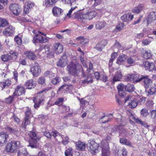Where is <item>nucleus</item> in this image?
<instances>
[{"mask_svg": "<svg viewBox=\"0 0 156 156\" xmlns=\"http://www.w3.org/2000/svg\"><path fill=\"white\" fill-rule=\"evenodd\" d=\"M9 24V22L5 19L0 18V27H4Z\"/></svg>", "mask_w": 156, "mask_h": 156, "instance_id": "35", "label": "nucleus"}, {"mask_svg": "<svg viewBox=\"0 0 156 156\" xmlns=\"http://www.w3.org/2000/svg\"><path fill=\"white\" fill-rule=\"evenodd\" d=\"M102 147V156H109L110 152L108 144L107 142L104 143L102 141L101 142Z\"/></svg>", "mask_w": 156, "mask_h": 156, "instance_id": "3", "label": "nucleus"}, {"mask_svg": "<svg viewBox=\"0 0 156 156\" xmlns=\"http://www.w3.org/2000/svg\"><path fill=\"white\" fill-rule=\"evenodd\" d=\"M30 123V120L29 119H28L27 117L25 118L24 121L23 122L21 125L22 128L25 129L26 128V126L29 124Z\"/></svg>", "mask_w": 156, "mask_h": 156, "instance_id": "39", "label": "nucleus"}, {"mask_svg": "<svg viewBox=\"0 0 156 156\" xmlns=\"http://www.w3.org/2000/svg\"><path fill=\"white\" fill-rule=\"evenodd\" d=\"M88 151L93 154L95 155L98 153V149L99 147V144L95 142L93 140H90L87 144Z\"/></svg>", "mask_w": 156, "mask_h": 156, "instance_id": "1", "label": "nucleus"}, {"mask_svg": "<svg viewBox=\"0 0 156 156\" xmlns=\"http://www.w3.org/2000/svg\"><path fill=\"white\" fill-rule=\"evenodd\" d=\"M133 74H128L126 78V80L128 81H133Z\"/></svg>", "mask_w": 156, "mask_h": 156, "instance_id": "61", "label": "nucleus"}, {"mask_svg": "<svg viewBox=\"0 0 156 156\" xmlns=\"http://www.w3.org/2000/svg\"><path fill=\"white\" fill-rule=\"evenodd\" d=\"M1 58L3 61L6 62L10 60L11 58V56L10 55L6 54L2 55Z\"/></svg>", "mask_w": 156, "mask_h": 156, "instance_id": "40", "label": "nucleus"}, {"mask_svg": "<svg viewBox=\"0 0 156 156\" xmlns=\"http://www.w3.org/2000/svg\"><path fill=\"white\" fill-rule=\"evenodd\" d=\"M120 133L119 135H121L123 136H126L128 135H130L133 134V133H131L129 131H127L126 129H123L121 131H120Z\"/></svg>", "mask_w": 156, "mask_h": 156, "instance_id": "38", "label": "nucleus"}, {"mask_svg": "<svg viewBox=\"0 0 156 156\" xmlns=\"http://www.w3.org/2000/svg\"><path fill=\"white\" fill-rule=\"evenodd\" d=\"M5 129L7 131H9L10 133L14 134H16L18 133L17 130L12 129V128L10 127L9 126H7L6 127H5Z\"/></svg>", "mask_w": 156, "mask_h": 156, "instance_id": "45", "label": "nucleus"}, {"mask_svg": "<svg viewBox=\"0 0 156 156\" xmlns=\"http://www.w3.org/2000/svg\"><path fill=\"white\" fill-rule=\"evenodd\" d=\"M18 156H31L26 148H23L19 150L17 153Z\"/></svg>", "mask_w": 156, "mask_h": 156, "instance_id": "24", "label": "nucleus"}, {"mask_svg": "<svg viewBox=\"0 0 156 156\" xmlns=\"http://www.w3.org/2000/svg\"><path fill=\"white\" fill-rule=\"evenodd\" d=\"M125 102L130 100V102L129 103V105L131 108H135L138 105V101L136 99H134L131 96H128L125 100Z\"/></svg>", "mask_w": 156, "mask_h": 156, "instance_id": "6", "label": "nucleus"}, {"mask_svg": "<svg viewBox=\"0 0 156 156\" xmlns=\"http://www.w3.org/2000/svg\"><path fill=\"white\" fill-rule=\"evenodd\" d=\"M14 32V28L11 25H10L5 29L3 34L4 35L12 36Z\"/></svg>", "mask_w": 156, "mask_h": 156, "instance_id": "19", "label": "nucleus"}, {"mask_svg": "<svg viewBox=\"0 0 156 156\" xmlns=\"http://www.w3.org/2000/svg\"><path fill=\"white\" fill-rule=\"evenodd\" d=\"M140 114L143 116H146L149 115L147 110L145 108L142 109L140 111Z\"/></svg>", "mask_w": 156, "mask_h": 156, "instance_id": "48", "label": "nucleus"}, {"mask_svg": "<svg viewBox=\"0 0 156 156\" xmlns=\"http://www.w3.org/2000/svg\"><path fill=\"white\" fill-rule=\"evenodd\" d=\"M37 140H30L29 143V146L32 148H36L38 146V144Z\"/></svg>", "mask_w": 156, "mask_h": 156, "instance_id": "34", "label": "nucleus"}, {"mask_svg": "<svg viewBox=\"0 0 156 156\" xmlns=\"http://www.w3.org/2000/svg\"><path fill=\"white\" fill-rule=\"evenodd\" d=\"M68 59L67 56L64 55L59 59L57 63V65L60 67H63L65 66L67 64Z\"/></svg>", "mask_w": 156, "mask_h": 156, "instance_id": "11", "label": "nucleus"}, {"mask_svg": "<svg viewBox=\"0 0 156 156\" xmlns=\"http://www.w3.org/2000/svg\"><path fill=\"white\" fill-rule=\"evenodd\" d=\"M19 141H12L8 143L6 146V150L9 152L13 153L16 151L20 146Z\"/></svg>", "mask_w": 156, "mask_h": 156, "instance_id": "2", "label": "nucleus"}, {"mask_svg": "<svg viewBox=\"0 0 156 156\" xmlns=\"http://www.w3.org/2000/svg\"><path fill=\"white\" fill-rule=\"evenodd\" d=\"M86 147L85 144L80 141L76 143V147L78 150L83 151L84 150Z\"/></svg>", "mask_w": 156, "mask_h": 156, "instance_id": "25", "label": "nucleus"}, {"mask_svg": "<svg viewBox=\"0 0 156 156\" xmlns=\"http://www.w3.org/2000/svg\"><path fill=\"white\" fill-rule=\"evenodd\" d=\"M77 8V6H76L74 7H72L71 9L69 10V12L67 13V15L69 17H70V15L73 12V11L76 8Z\"/></svg>", "mask_w": 156, "mask_h": 156, "instance_id": "60", "label": "nucleus"}, {"mask_svg": "<svg viewBox=\"0 0 156 156\" xmlns=\"http://www.w3.org/2000/svg\"><path fill=\"white\" fill-rule=\"evenodd\" d=\"M33 101L35 104L34 105V108H37L39 107L40 105L43 104L44 99L42 98H40L37 96L36 98L34 99Z\"/></svg>", "mask_w": 156, "mask_h": 156, "instance_id": "16", "label": "nucleus"}, {"mask_svg": "<svg viewBox=\"0 0 156 156\" xmlns=\"http://www.w3.org/2000/svg\"><path fill=\"white\" fill-rule=\"evenodd\" d=\"M133 18V16L132 15L124 14L121 17V20L124 22L131 20Z\"/></svg>", "mask_w": 156, "mask_h": 156, "instance_id": "28", "label": "nucleus"}, {"mask_svg": "<svg viewBox=\"0 0 156 156\" xmlns=\"http://www.w3.org/2000/svg\"><path fill=\"white\" fill-rule=\"evenodd\" d=\"M58 0H45L44 5L46 7H50L54 5Z\"/></svg>", "mask_w": 156, "mask_h": 156, "instance_id": "30", "label": "nucleus"}, {"mask_svg": "<svg viewBox=\"0 0 156 156\" xmlns=\"http://www.w3.org/2000/svg\"><path fill=\"white\" fill-rule=\"evenodd\" d=\"M151 56V54L150 50L145 51L144 54V57L146 59L150 58Z\"/></svg>", "mask_w": 156, "mask_h": 156, "instance_id": "42", "label": "nucleus"}, {"mask_svg": "<svg viewBox=\"0 0 156 156\" xmlns=\"http://www.w3.org/2000/svg\"><path fill=\"white\" fill-rule=\"evenodd\" d=\"M24 54L28 59L30 60H34L36 58V56L34 53L30 51H25L24 52Z\"/></svg>", "mask_w": 156, "mask_h": 156, "instance_id": "21", "label": "nucleus"}, {"mask_svg": "<svg viewBox=\"0 0 156 156\" xmlns=\"http://www.w3.org/2000/svg\"><path fill=\"white\" fill-rule=\"evenodd\" d=\"M9 9L13 13L16 15L19 14L20 12V5L16 4L13 3L9 5Z\"/></svg>", "mask_w": 156, "mask_h": 156, "instance_id": "5", "label": "nucleus"}, {"mask_svg": "<svg viewBox=\"0 0 156 156\" xmlns=\"http://www.w3.org/2000/svg\"><path fill=\"white\" fill-rule=\"evenodd\" d=\"M133 82H138L142 80V76L140 78H139V76L137 74H133Z\"/></svg>", "mask_w": 156, "mask_h": 156, "instance_id": "44", "label": "nucleus"}, {"mask_svg": "<svg viewBox=\"0 0 156 156\" xmlns=\"http://www.w3.org/2000/svg\"><path fill=\"white\" fill-rule=\"evenodd\" d=\"M54 50L57 54H59L62 52L63 50V46L60 43H56L53 45Z\"/></svg>", "mask_w": 156, "mask_h": 156, "instance_id": "15", "label": "nucleus"}, {"mask_svg": "<svg viewBox=\"0 0 156 156\" xmlns=\"http://www.w3.org/2000/svg\"><path fill=\"white\" fill-rule=\"evenodd\" d=\"M125 89L129 92L133 91L135 90L133 85L130 83H128L125 86Z\"/></svg>", "mask_w": 156, "mask_h": 156, "instance_id": "36", "label": "nucleus"}, {"mask_svg": "<svg viewBox=\"0 0 156 156\" xmlns=\"http://www.w3.org/2000/svg\"><path fill=\"white\" fill-rule=\"evenodd\" d=\"M124 23H122L118 24L116 26V28L118 31H120L124 27Z\"/></svg>", "mask_w": 156, "mask_h": 156, "instance_id": "52", "label": "nucleus"}, {"mask_svg": "<svg viewBox=\"0 0 156 156\" xmlns=\"http://www.w3.org/2000/svg\"><path fill=\"white\" fill-rule=\"evenodd\" d=\"M73 16L75 18L80 20H85V17H86L85 14H83L78 12H75Z\"/></svg>", "mask_w": 156, "mask_h": 156, "instance_id": "23", "label": "nucleus"}, {"mask_svg": "<svg viewBox=\"0 0 156 156\" xmlns=\"http://www.w3.org/2000/svg\"><path fill=\"white\" fill-rule=\"evenodd\" d=\"M106 23L103 21H98L95 25L96 28L97 29L101 30L105 26Z\"/></svg>", "mask_w": 156, "mask_h": 156, "instance_id": "33", "label": "nucleus"}, {"mask_svg": "<svg viewBox=\"0 0 156 156\" xmlns=\"http://www.w3.org/2000/svg\"><path fill=\"white\" fill-rule=\"evenodd\" d=\"M107 77L106 75H101L100 80L103 81L104 82H105L107 80Z\"/></svg>", "mask_w": 156, "mask_h": 156, "instance_id": "62", "label": "nucleus"}, {"mask_svg": "<svg viewBox=\"0 0 156 156\" xmlns=\"http://www.w3.org/2000/svg\"><path fill=\"white\" fill-rule=\"evenodd\" d=\"M96 14L97 13L95 11H90V12L85 14V16H86L85 20H91L96 16Z\"/></svg>", "mask_w": 156, "mask_h": 156, "instance_id": "22", "label": "nucleus"}, {"mask_svg": "<svg viewBox=\"0 0 156 156\" xmlns=\"http://www.w3.org/2000/svg\"><path fill=\"white\" fill-rule=\"evenodd\" d=\"M8 137V135L5 133H1L0 134V146H3L5 145L7 141Z\"/></svg>", "mask_w": 156, "mask_h": 156, "instance_id": "12", "label": "nucleus"}, {"mask_svg": "<svg viewBox=\"0 0 156 156\" xmlns=\"http://www.w3.org/2000/svg\"><path fill=\"white\" fill-rule=\"evenodd\" d=\"M25 86L27 89H31L35 87L36 84L34 80L31 79L27 80L25 84Z\"/></svg>", "mask_w": 156, "mask_h": 156, "instance_id": "20", "label": "nucleus"}, {"mask_svg": "<svg viewBox=\"0 0 156 156\" xmlns=\"http://www.w3.org/2000/svg\"><path fill=\"white\" fill-rule=\"evenodd\" d=\"M67 70L70 75L74 76L77 75V70L76 66L73 63H71L67 67Z\"/></svg>", "mask_w": 156, "mask_h": 156, "instance_id": "4", "label": "nucleus"}, {"mask_svg": "<svg viewBox=\"0 0 156 156\" xmlns=\"http://www.w3.org/2000/svg\"><path fill=\"white\" fill-rule=\"evenodd\" d=\"M30 70L33 76L35 77L37 76L41 72L40 68L37 63H35L34 65L31 68Z\"/></svg>", "mask_w": 156, "mask_h": 156, "instance_id": "7", "label": "nucleus"}, {"mask_svg": "<svg viewBox=\"0 0 156 156\" xmlns=\"http://www.w3.org/2000/svg\"><path fill=\"white\" fill-rule=\"evenodd\" d=\"M150 115L153 119L156 118V110H152L150 111Z\"/></svg>", "mask_w": 156, "mask_h": 156, "instance_id": "57", "label": "nucleus"}, {"mask_svg": "<svg viewBox=\"0 0 156 156\" xmlns=\"http://www.w3.org/2000/svg\"><path fill=\"white\" fill-rule=\"evenodd\" d=\"M107 44V41L105 40H103L97 44L94 48L97 50L101 51Z\"/></svg>", "mask_w": 156, "mask_h": 156, "instance_id": "14", "label": "nucleus"}, {"mask_svg": "<svg viewBox=\"0 0 156 156\" xmlns=\"http://www.w3.org/2000/svg\"><path fill=\"white\" fill-rule=\"evenodd\" d=\"M34 6V3L31 1H29L25 3V6L24 8V12L27 14L29 12L30 9Z\"/></svg>", "mask_w": 156, "mask_h": 156, "instance_id": "17", "label": "nucleus"}, {"mask_svg": "<svg viewBox=\"0 0 156 156\" xmlns=\"http://www.w3.org/2000/svg\"><path fill=\"white\" fill-rule=\"evenodd\" d=\"M69 142V138L67 136H66L62 138V143L64 145H66Z\"/></svg>", "mask_w": 156, "mask_h": 156, "instance_id": "55", "label": "nucleus"}, {"mask_svg": "<svg viewBox=\"0 0 156 156\" xmlns=\"http://www.w3.org/2000/svg\"><path fill=\"white\" fill-rule=\"evenodd\" d=\"M136 122L138 123H140L141 125L143 126L144 127L147 128L149 126L147 125V123L145 122L142 121L138 119H136Z\"/></svg>", "mask_w": 156, "mask_h": 156, "instance_id": "46", "label": "nucleus"}, {"mask_svg": "<svg viewBox=\"0 0 156 156\" xmlns=\"http://www.w3.org/2000/svg\"><path fill=\"white\" fill-rule=\"evenodd\" d=\"M122 77V73L120 71H117L114 75L113 78L114 82L119 81Z\"/></svg>", "mask_w": 156, "mask_h": 156, "instance_id": "29", "label": "nucleus"}, {"mask_svg": "<svg viewBox=\"0 0 156 156\" xmlns=\"http://www.w3.org/2000/svg\"><path fill=\"white\" fill-rule=\"evenodd\" d=\"M14 41L18 45H21L22 43L21 39L18 36L15 37Z\"/></svg>", "mask_w": 156, "mask_h": 156, "instance_id": "54", "label": "nucleus"}, {"mask_svg": "<svg viewBox=\"0 0 156 156\" xmlns=\"http://www.w3.org/2000/svg\"><path fill=\"white\" fill-rule=\"evenodd\" d=\"M156 92V86H152L148 90V94L152 95L155 94Z\"/></svg>", "mask_w": 156, "mask_h": 156, "instance_id": "41", "label": "nucleus"}, {"mask_svg": "<svg viewBox=\"0 0 156 156\" xmlns=\"http://www.w3.org/2000/svg\"><path fill=\"white\" fill-rule=\"evenodd\" d=\"M124 85L122 83H120L118 85L117 87L118 91H120L124 90Z\"/></svg>", "mask_w": 156, "mask_h": 156, "instance_id": "59", "label": "nucleus"}, {"mask_svg": "<svg viewBox=\"0 0 156 156\" xmlns=\"http://www.w3.org/2000/svg\"><path fill=\"white\" fill-rule=\"evenodd\" d=\"M127 58V56L125 54L120 55L117 59L116 63L119 65H121L124 62Z\"/></svg>", "mask_w": 156, "mask_h": 156, "instance_id": "27", "label": "nucleus"}, {"mask_svg": "<svg viewBox=\"0 0 156 156\" xmlns=\"http://www.w3.org/2000/svg\"><path fill=\"white\" fill-rule=\"evenodd\" d=\"M48 41V39L45 37H43L39 34H36L34 37L33 42L34 43H43Z\"/></svg>", "mask_w": 156, "mask_h": 156, "instance_id": "9", "label": "nucleus"}, {"mask_svg": "<svg viewBox=\"0 0 156 156\" xmlns=\"http://www.w3.org/2000/svg\"><path fill=\"white\" fill-rule=\"evenodd\" d=\"M143 65L146 70L149 71L154 70L155 68L154 64L153 62H150L148 61L144 62Z\"/></svg>", "mask_w": 156, "mask_h": 156, "instance_id": "10", "label": "nucleus"}, {"mask_svg": "<svg viewBox=\"0 0 156 156\" xmlns=\"http://www.w3.org/2000/svg\"><path fill=\"white\" fill-rule=\"evenodd\" d=\"M63 1H64L66 3L69 5L71 6L74 5L76 3V0H63Z\"/></svg>", "mask_w": 156, "mask_h": 156, "instance_id": "47", "label": "nucleus"}, {"mask_svg": "<svg viewBox=\"0 0 156 156\" xmlns=\"http://www.w3.org/2000/svg\"><path fill=\"white\" fill-rule=\"evenodd\" d=\"M120 142L121 143L126 145L129 146H131L132 145V144L126 138H120Z\"/></svg>", "mask_w": 156, "mask_h": 156, "instance_id": "37", "label": "nucleus"}, {"mask_svg": "<svg viewBox=\"0 0 156 156\" xmlns=\"http://www.w3.org/2000/svg\"><path fill=\"white\" fill-rule=\"evenodd\" d=\"M25 92V88L23 86L19 85L16 87L13 95L15 96H20L24 94Z\"/></svg>", "mask_w": 156, "mask_h": 156, "instance_id": "8", "label": "nucleus"}, {"mask_svg": "<svg viewBox=\"0 0 156 156\" xmlns=\"http://www.w3.org/2000/svg\"><path fill=\"white\" fill-rule=\"evenodd\" d=\"M59 82V78L56 77L52 79L51 80V83L54 84H56L57 83Z\"/></svg>", "mask_w": 156, "mask_h": 156, "instance_id": "63", "label": "nucleus"}, {"mask_svg": "<svg viewBox=\"0 0 156 156\" xmlns=\"http://www.w3.org/2000/svg\"><path fill=\"white\" fill-rule=\"evenodd\" d=\"M51 135H52V136L55 138V139L56 140H58V139H57L56 138L57 136L60 137V133L56 131H53L52 132V133L51 134Z\"/></svg>", "mask_w": 156, "mask_h": 156, "instance_id": "56", "label": "nucleus"}, {"mask_svg": "<svg viewBox=\"0 0 156 156\" xmlns=\"http://www.w3.org/2000/svg\"><path fill=\"white\" fill-rule=\"evenodd\" d=\"M156 20V12H150L148 16L147 19V21L148 24L151 23L152 22Z\"/></svg>", "mask_w": 156, "mask_h": 156, "instance_id": "13", "label": "nucleus"}, {"mask_svg": "<svg viewBox=\"0 0 156 156\" xmlns=\"http://www.w3.org/2000/svg\"><path fill=\"white\" fill-rule=\"evenodd\" d=\"M143 6L142 5H139L135 7L132 10V12L136 14H138L143 10Z\"/></svg>", "mask_w": 156, "mask_h": 156, "instance_id": "31", "label": "nucleus"}, {"mask_svg": "<svg viewBox=\"0 0 156 156\" xmlns=\"http://www.w3.org/2000/svg\"><path fill=\"white\" fill-rule=\"evenodd\" d=\"M14 96L13 95L12 96H9L8 98H6L5 100L6 102L8 104H10L14 100Z\"/></svg>", "mask_w": 156, "mask_h": 156, "instance_id": "50", "label": "nucleus"}, {"mask_svg": "<svg viewBox=\"0 0 156 156\" xmlns=\"http://www.w3.org/2000/svg\"><path fill=\"white\" fill-rule=\"evenodd\" d=\"M45 79L44 77H40L37 80L38 83L41 84H45Z\"/></svg>", "mask_w": 156, "mask_h": 156, "instance_id": "53", "label": "nucleus"}, {"mask_svg": "<svg viewBox=\"0 0 156 156\" xmlns=\"http://www.w3.org/2000/svg\"><path fill=\"white\" fill-rule=\"evenodd\" d=\"M11 83V81L9 80H6L5 82H1L0 84L2 89L3 90L4 88H7L10 85Z\"/></svg>", "mask_w": 156, "mask_h": 156, "instance_id": "32", "label": "nucleus"}, {"mask_svg": "<svg viewBox=\"0 0 156 156\" xmlns=\"http://www.w3.org/2000/svg\"><path fill=\"white\" fill-rule=\"evenodd\" d=\"M62 9L57 7H54L52 9V12L54 15L58 17L61 14Z\"/></svg>", "mask_w": 156, "mask_h": 156, "instance_id": "26", "label": "nucleus"}, {"mask_svg": "<svg viewBox=\"0 0 156 156\" xmlns=\"http://www.w3.org/2000/svg\"><path fill=\"white\" fill-rule=\"evenodd\" d=\"M109 119L105 116L102 117L100 119L101 122L105 123L109 122Z\"/></svg>", "mask_w": 156, "mask_h": 156, "instance_id": "49", "label": "nucleus"}, {"mask_svg": "<svg viewBox=\"0 0 156 156\" xmlns=\"http://www.w3.org/2000/svg\"><path fill=\"white\" fill-rule=\"evenodd\" d=\"M142 80L144 83V87L145 88H148L152 83V80L148 78L147 76H142Z\"/></svg>", "mask_w": 156, "mask_h": 156, "instance_id": "18", "label": "nucleus"}, {"mask_svg": "<svg viewBox=\"0 0 156 156\" xmlns=\"http://www.w3.org/2000/svg\"><path fill=\"white\" fill-rule=\"evenodd\" d=\"M80 59L81 62L83 67L85 68L87 67V65L86 64V61H85L84 60L83 58L82 57V56H81L80 57Z\"/></svg>", "mask_w": 156, "mask_h": 156, "instance_id": "58", "label": "nucleus"}, {"mask_svg": "<svg viewBox=\"0 0 156 156\" xmlns=\"http://www.w3.org/2000/svg\"><path fill=\"white\" fill-rule=\"evenodd\" d=\"M30 137L31 138L30 140H39V139L36 136V134L34 132H31L30 133Z\"/></svg>", "mask_w": 156, "mask_h": 156, "instance_id": "43", "label": "nucleus"}, {"mask_svg": "<svg viewBox=\"0 0 156 156\" xmlns=\"http://www.w3.org/2000/svg\"><path fill=\"white\" fill-rule=\"evenodd\" d=\"M92 82V79L91 77H86V79L82 81V83L83 84H85L86 83H91Z\"/></svg>", "mask_w": 156, "mask_h": 156, "instance_id": "51", "label": "nucleus"}, {"mask_svg": "<svg viewBox=\"0 0 156 156\" xmlns=\"http://www.w3.org/2000/svg\"><path fill=\"white\" fill-rule=\"evenodd\" d=\"M71 150L68 149L66 151L65 154L66 156H72V153L71 152Z\"/></svg>", "mask_w": 156, "mask_h": 156, "instance_id": "64", "label": "nucleus"}]
</instances>
